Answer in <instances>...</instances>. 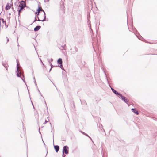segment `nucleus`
Instances as JSON below:
<instances>
[{"instance_id": "34", "label": "nucleus", "mask_w": 157, "mask_h": 157, "mask_svg": "<svg viewBox=\"0 0 157 157\" xmlns=\"http://www.w3.org/2000/svg\"><path fill=\"white\" fill-rule=\"evenodd\" d=\"M6 39H7V42H8L9 41V39L7 37H6Z\"/></svg>"}, {"instance_id": "28", "label": "nucleus", "mask_w": 157, "mask_h": 157, "mask_svg": "<svg viewBox=\"0 0 157 157\" xmlns=\"http://www.w3.org/2000/svg\"><path fill=\"white\" fill-rule=\"evenodd\" d=\"M157 135V132H155V133H154V135L153 136H154V137H155V136H156Z\"/></svg>"}, {"instance_id": "25", "label": "nucleus", "mask_w": 157, "mask_h": 157, "mask_svg": "<svg viewBox=\"0 0 157 157\" xmlns=\"http://www.w3.org/2000/svg\"><path fill=\"white\" fill-rule=\"evenodd\" d=\"M41 10H42L41 11H43V13H44V16H46V13H45L43 9H41Z\"/></svg>"}, {"instance_id": "13", "label": "nucleus", "mask_w": 157, "mask_h": 157, "mask_svg": "<svg viewBox=\"0 0 157 157\" xmlns=\"http://www.w3.org/2000/svg\"><path fill=\"white\" fill-rule=\"evenodd\" d=\"M60 6L61 9L62 11H63L64 8V3H63V2H62V3L61 2L60 3Z\"/></svg>"}, {"instance_id": "8", "label": "nucleus", "mask_w": 157, "mask_h": 157, "mask_svg": "<svg viewBox=\"0 0 157 157\" xmlns=\"http://www.w3.org/2000/svg\"><path fill=\"white\" fill-rule=\"evenodd\" d=\"M41 9L40 8V7H39L38 8V9L36 10V12H35V13L36 14V15H38L40 11H41Z\"/></svg>"}, {"instance_id": "35", "label": "nucleus", "mask_w": 157, "mask_h": 157, "mask_svg": "<svg viewBox=\"0 0 157 157\" xmlns=\"http://www.w3.org/2000/svg\"><path fill=\"white\" fill-rule=\"evenodd\" d=\"M18 38L17 37V43H18L17 46H19V44H18Z\"/></svg>"}, {"instance_id": "37", "label": "nucleus", "mask_w": 157, "mask_h": 157, "mask_svg": "<svg viewBox=\"0 0 157 157\" xmlns=\"http://www.w3.org/2000/svg\"><path fill=\"white\" fill-rule=\"evenodd\" d=\"M16 62H17V63H19V61L18 59L16 60Z\"/></svg>"}, {"instance_id": "48", "label": "nucleus", "mask_w": 157, "mask_h": 157, "mask_svg": "<svg viewBox=\"0 0 157 157\" xmlns=\"http://www.w3.org/2000/svg\"><path fill=\"white\" fill-rule=\"evenodd\" d=\"M38 91L39 92V93H40V94H41V93H40V90H38Z\"/></svg>"}, {"instance_id": "5", "label": "nucleus", "mask_w": 157, "mask_h": 157, "mask_svg": "<svg viewBox=\"0 0 157 157\" xmlns=\"http://www.w3.org/2000/svg\"><path fill=\"white\" fill-rule=\"evenodd\" d=\"M19 63H17L16 66V75L17 77H19Z\"/></svg>"}, {"instance_id": "55", "label": "nucleus", "mask_w": 157, "mask_h": 157, "mask_svg": "<svg viewBox=\"0 0 157 157\" xmlns=\"http://www.w3.org/2000/svg\"><path fill=\"white\" fill-rule=\"evenodd\" d=\"M72 49L71 48V49H70V50H71Z\"/></svg>"}, {"instance_id": "3", "label": "nucleus", "mask_w": 157, "mask_h": 157, "mask_svg": "<svg viewBox=\"0 0 157 157\" xmlns=\"http://www.w3.org/2000/svg\"><path fill=\"white\" fill-rule=\"evenodd\" d=\"M120 97L121 98V99L123 100L126 103L128 104L129 102L128 100L122 94L120 95Z\"/></svg>"}, {"instance_id": "54", "label": "nucleus", "mask_w": 157, "mask_h": 157, "mask_svg": "<svg viewBox=\"0 0 157 157\" xmlns=\"http://www.w3.org/2000/svg\"><path fill=\"white\" fill-rule=\"evenodd\" d=\"M47 153H48V150H47V153H46V155H47Z\"/></svg>"}, {"instance_id": "57", "label": "nucleus", "mask_w": 157, "mask_h": 157, "mask_svg": "<svg viewBox=\"0 0 157 157\" xmlns=\"http://www.w3.org/2000/svg\"><path fill=\"white\" fill-rule=\"evenodd\" d=\"M17 1H18V0H17Z\"/></svg>"}, {"instance_id": "23", "label": "nucleus", "mask_w": 157, "mask_h": 157, "mask_svg": "<svg viewBox=\"0 0 157 157\" xmlns=\"http://www.w3.org/2000/svg\"><path fill=\"white\" fill-rule=\"evenodd\" d=\"M60 64V66H59V67L60 68H61L62 70H64V68L63 67L62 63Z\"/></svg>"}, {"instance_id": "1", "label": "nucleus", "mask_w": 157, "mask_h": 157, "mask_svg": "<svg viewBox=\"0 0 157 157\" xmlns=\"http://www.w3.org/2000/svg\"><path fill=\"white\" fill-rule=\"evenodd\" d=\"M107 82H108V83L109 84V82L108 81V80L107 79ZM109 86L111 88L112 92L115 94L117 96H120V95L121 94L119 93H118L117 91L116 90H115V89H114L113 88H112L111 86H110V85L109 84Z\"/></svg>"}, {"instance_id": "39", "label": "nucleus", "mask_w": 157, "mask_h": 157, "mask_svg": "<svg viewBox=\"0 0 157 157\" xmlns=\"http://www.w3.org/2000/svg\"><path fill=\"white\" fill-rule=\"evenodd\" d=\"M5 26H6V28H7L8 27V25H6V24H5Z\"/></svg>"}, {"instance_id": "11", "label": "nucleus", "mask_w": 157, "mask_h": 157, "mask_svg": "<svg viewBox=\"0 0 157 157\" xmlns=\"http://www.w3.org/2000/svg\"><path fill=\"white\" fill-rule=\"evenodd\" d=\"M18 7L20 8L19 9H18L17 11H18V12L19 13H20L21 12V11L22 9H24L25 7L24 6H18Z\"/></svg>"}, {"instance_id": "4", "label": "nucleus", "mask_w": 157, "mask_h": 157, "mask_svg": "<svg viewBox=\"0 0 157 157\" xmlns=\"http://www.w3.org/2000/svg\"><path fill=\"white\" fill-rule=\"evenodd\" d=\"M7 62L8 61H3L2 62V65L6 68L7 71L8 70V67H9Z\"/></svg>"}, {"instance_id": "47", "label": "nucleus", "mask_w": 157, "mask_h": 157, "mask_svg": "<svg viewBox=\"0 0 157 157\" xmlns=\"http://www.w3.org/2000/svg\"><path fill=\"white\" fill-rule=\"evenodd\" d=\"M52 68H51L50 69V70H49V72H50V71H51V69H52Z\"/></svg>"}, {"instance_id": "12", "label": "nucleus", "mask_w": 157, "mask_h": 157, "mask_svg": "<svg viewBox=\"0 0 157 157\" xmlns=\"http://www.w3.org/2000/svg\"><path fill=\"white\" fill-rule=\"evenodd\" d=\"M80 132L82 133V134H83V135H85L86 136L88 137L92 141V142H93V141L92 140V138L89 136L86 133H85V132H82V131H80Z\"/></svg>"}, {"instance_id": "52", "label": "nucleus", "mask_w": 157, "mask_h": 157, "mask_svg": "<svg viewBox=\"0 0 157 157\" xmlns=\"http://www.w3.org/2000/svg\"><path fill=\"white\" fill-rule=\"evenodd\" d=\"M40 95H41V96L43 97L42 95L41 94H40Z\"/></svg>"}, {"instance_id": "10", "label": "nucleus", "mask_w": 157, "mask_h": 157, "mask_svg": "<svg viewBox=\"0 0 157 157\" xmlns=\"http://www.w3.org/2000/svg\"><path fill=\"white\" fill-rule=\"evenodd\" d=\"M132 112L134 113L135 114L138 115L139 114L138 111L135 108H132L131 109Z\"/></svg>"}, {"instance_id": "38", "label": "nucleus", "mask_w": 157, "mask_h": 157, "mask_svg": "<svg viewBox=\"0 0 157 157\" xmlns=\"http://www.w3.org/2000/svg\"><path fill=\"white\" fill-rule=\"evenodd\" d=\"M12 9L13 11H14V12H15V10H14V9L13 8V7H12Z\"/></svg>"}, {"instance_id": "50", "label": "nucleus", "mask_w": 157, "mask_h": 157, "mask_svg": "<svg viewBox=\"0 0 157 157\" xmlns=\"http://www.w3.org/2000/svg\"><path fill=\"white\" fill-rule=\"evenodd\" d=\"M20 15V13H18V16H19Z\"/></svg>"}, {"instance_id": "45", "label": "nucleus", "mask_w": 157, "mask_h": 157, "mask_svg": "<svg viewBox=\"0 0 157 157\" xmlns=\"http://www.w3.org/2000/svg\"><path fill=\"white\" fill-rule=\"evenodd\" d=\"M40 61L42 63L43 62H42V61L41 60V59L40 58Z\"/></svg>"}, {"instance_id": "46", "label": "nucleus", "mask_w": 157, "mask_h": 157, "mask_svg": "<svg viewBox=\"0 0 157 157\" xmlns=\"http://www.w3.org/2000/svg\"><path fill=\"white\" fill-rule=\"evenodd\" d=\"M33 69L32 71V74L33 75Z\"/></svg>"}, {"instance_id": "36", "label": "nucleus", "mask_w": 157, "mask_h": 157, "mask_svg": "<svg viewBox=\"0 0 157 157\" xmlns=\"http://www.w3.org/2000/svg\"><path fill=\"white\" fill-rule=\"evenodd\" d=\"M40 128H39V133L41 135V132H40Z\"/></svg>"}, {"instance_id": "20", "label": "nucleus", "mask_w": 157, "mask_h": 157, "mask_svg": "<svg viewBox=\"0 0 157 157\" xmlns=\"http://www.w3.org/2000/svg\"><path fill=\"white\" fill-rule=\"evenodd\" d=\"M138 34L140 36V37H139V36H138L137 35H136V36H137V37L138 38V39L139 40H142V39L144 40V39L140 35V34H139V33H138Z\"/></svg>"}, {"instance_id": "6", "label": "nucleus", "mask_w": 157, "mask_h": 157, "mask_svg": "<svg viewBox=\"0 0 157 157\" xmlns=\"http://www.w3.org/2000/svg\"><path fill=\"white\" fill-rule=\"evenodd\" d=\"M24 6L25 7H26L25 2V1L23 0H22L21 2H20V4L18 6Z\"/></svg>"}, {"instance_id": "21", "label": "nucleus", "mask_w": 157, "mask_h": 157, "mask_svg": "<svg viewBox=\"0 0 157 157\" xmlns=\"http://www.w3.org/2000/svg\"><path fill=\"white\" fill-rule=\"evenodd\" d=\"M90 12H89V13L88 12V14H87V19H90Z\"/></svg>"}, {"instance_id": "18", "label": "nucleus", "mask_w": 157, "mask_h": 157, "mask_svg": "<svg viewBox=\"0 0 157 157\" xmlns=\"http://www.w3.org/2000/svg\"><path fill=\"white\" fill-rule=\"evenodd\" d=\"M87 20H88L87 23H88V26H89V27L90 28V29L92 30V29L91 28V24H90V19H87Z\"/></svg>"}, {"instance_id": "33", "label": "nucleus", "mask_w": 157, "mask_h": 157, "mask_svg": "<svg viewBox=\"0 0 157 157\" xmlns=\"http://www.w3.org/2000/svg\"><path fill=\"white\" fill-rule=\"evenodd\" d=\"M34 82L35 83V85L36 86H37V85L36 83V80H35V81H34Z\"/></svg>"}, {"instance_id": "32", "label": "nucleus", "mask_w": 157, "mask_h": 157, "mask_svg": "<svg viewBox=\"0 0 157 157\" xmlns=\"http://www.w3.org/2000/svg\"><path fill=\"white\" fill-rule=\"evenodd\" d=\"M37 18H38V19L37 20V21H40V20H40L39 18V17L38 16H37Z\"/></svg>"}, {"instance_id": "19", "label": "nucleus", "mask_w": 157, "mask_h": 157, "mask_svg": "<svg viewBox=\"0 0 157 157\" xmlns=\"http://www.w3.org/2000/svg\"><path fill=\"white\" fill-rule=\"evenodd\" d=\"M48 21V19H47H47L46 18V16H44V19L43 20H40V21H42V22H43V21Z\"/></svg>"}, {"instance_id": "29", "label": "nucleus", "mask_w": 157, "mask_h": 157, "mask_svg": "<svg viewBox=\"0 0 157 157\" xmlns=\"http://www.w3.org/2000/svg\"><path fill=\"white\" fill-rule=\"evenodd\" d=\"M62 157H65L66 156V155L64 154V153L63 152H62Z\"/></svg>"}, {"instance_id": "42", "label": "nucleus", "mask_w": 157, "mask_h": 157, "mask_svg": "<svg viewBox=\"0 0 157 157\" xmlns=\"http://www.w3.org/2000/svg\"><path fill=\"white\" fill-rule=\"evenodd\" d=\"M42 64L44 66V67H45V68H46V66L44 65V64L43 63H42Z\"/></svg>"}, {"instance_id": "44", "label": "nucleus", "mask_w": 157, "mask_h": 157, "mask_svg": "<svg viewBox=\"0 0 157 157\" xmlns=\"http://www.w3.org/2000/svg\"><path fill=\"white\" fill-rule=\"evenodd\" d=\"M17 3V2H15V3H14V5H15V6H16V5H16V3Z\"/></svg>"}, {"instance_id": "17", "label": "nucleus", "mask_w": 157, "mask_h": 157, "mask_svg": "<svg viewBox=\"0 0 157 157\" xmlns=\"http://www.w3.org/2000/svg\"><path fill=\"white\" fill-rule=\"evenodd\" d=\"M74 50L73 51V53H75L76 52H78V49L76 46L74 47Z\"/></svg>"}, {"instance_id": "51", "label": "nucleus", "mask_w": 157, "mask_h": 157, "mask_svg": "<svg viewBox=\"0 0 157 157\" xmlns=\"http://www.w3.org/2000/svg\"><path fill=\"white\" fill-rule=\"evenodd\" d=\"M32 105H33V108H34V106H33V103H32Z\"/></svg>"}, {"instance_id": "26", "label": "nucleus", "mask_w": 157, "mask_h": 157, "mask_svg": "<svg viewBox=\"0 0 157 157\" xmlns=\"http://www.w3.org/2000/svg\"><path fill=\"white\" fill-rule=\"evenodd\" d=\"M36 17H35V20L32 23H34V22L36 21H37V20L36 19Z\"/></svg>"}, {"instance_id": "7", "label": "nucleus", "mask_w": 157, "mask_h": 157, "mask_svg": "<svg viewBox=\"0 0 157 157\" xmlns=\"http://www.w3.org/2000/svg\"><path fill=\"white\" fill-rule=\"evenodd\" d=\"M54 148L56 153H57L59 149V147L57 145H55L54 144Z\"/></svg>"}, {"instance_id": "49", "label": "nucleus", "mask_w": 157, "mask_h": 157, "mask_svg": "<svg viewBox=\"0 0 157 157\" xmlns=\"http://www.w3.org/2000/svg\"><path fill=\"white\" fill-rule=\"evenodd\" d=\"M9 15H11V13H9Z\"/></svg>"}, {"instance_id": "56", "label": "nucleus", "mask_w": 157, "mask_h": 157, "mask_svg": "<svg viewBox=\"0 0 157 157\" xmlns=\"http://www.w3.org/2000/svg\"><path fill=\"white\" fill-rule=\"evenodd\" d=\"M50 124L51 125V123H50Z\"/></svg>"}, {"instance_id": "9", "label": "nucleus", "mask_w": 157, "mask_h": 157, "mask_svg": "<svg viewBox=\"0 0 157 157\" xmlns=\"http://www.w3.org/2000/svg\"><path fill=\"white\" fill-rule=\"evenodd\" d=\"M41 28V26L40 25H38L35 27L34 29V31L35 32H36L39 30Z\"/></svg>"}, {"instance_id": "53", "label": "nucleus", "mask_w": 157, "mask_h": 157, "mask_svg": "<svg viewBox=\"0 0 157 157\" xmlns=\"http://www.w3.org/2000/svg\"><path fill=\"white\" fill-rule=\"evenodd\" d=\"M44 102H45V103L46 105V101H44Z\"/></svg>"}, {"instance_id": "31", "label": "nucleus", "mask_w": 157, "mask_h": 157, "mask_svg": "<svg viewBox=\"0 0 157 157\" xmlns=\"http://www.w3.org/2000/svg\"><path fill=\"white\" fill-rule=\"evenodd\" d=\"M47 122H48V121L46 120H45V122L43 123V124H46Z\"/></svg>"}, {"instance_id": "43", "label": "nucleus", "mask_w": 157, "mask_h": 157, "mask_svg": "<svg viewBox=\"0 0 157 157\" xmlns=\"http://www.w3.org/2000/svg\"><path fill=\"white\" fill-rule=\"evenodd\" d=\"M101 128H100V129H102L103 128V126H102V124H101Z\"/></svg>"}, {"instance_id": "41", "label": "nucleus", "mask_w": 157, "mask_h": 157, "mask_svg": "<svg viewBox=\"0 0 157 157\" xmlns=\"http://www.w3.org/2000/svg\"><path fill=\"white\" fill-rule=\"evenodd\" d=\"M45 2H48L49 1V0H44Z\"/></svg>"}, {"instance_id": "30", "label": "nucleus", "mask_w": 157, "mask_h": 157, "mask_svg": "<svg viewBox=\"0 0 157 157\" xmlns=\"http://www.w3.org/2000/svg\"><path fill=\"white\" fill-rule=\"evenodd\" d=\"M40 3L39 2L38 4V8H39V7H40Z\"/></svg>"}, {"instance_id": "16", "label": "nucleus", "mask_w": 157, "mask_h": 157, "mask_svg": "<svg viewBox=\"0 0 157 157\" xmlns=\"http://www.w3.org/2000/svg\"><path fill=\"white\" fill-rule=\"evenodd\" d=\"M57 63L59 64L62 63V60L61 58H59L57 61Z\"/></svg>"}, {"instance_id": "2", "label": "nucleus", "mask_w": 157, "mask_h": 157, "mask_svg": "<svg viewBox=\"0 0 157 157\" xmlns=\"http://www.w3.org/2000/svg\"><path fill=\"white\" fill-rule=\"evenodd\" d=\"M62 152L65 153L66 154H68L69 153V147L67 146H64L63 147L62 151Z\"/></svg>"}, {"instance_id": "15", "label": "nucleus", "mask_w": 157, "mask_h": 157, "mask_svg": "<svg viewBox=\"0 0 157 157\" xmlns=\"http://www.w3.org/2000/svg\"><path fill=\"white\" fill-rule=\"evenodd\" d=\"M19 77H18L20 78L21 79L24 81V83L26 84L25 82V80L24 76H23V78L21 76V72H19Z\"/></svg>"}, {"instance_id": "22", "label": "nucleus", "mask_w": 157, "mask_h": 157, "mask_svg": "<svg viewBox=\"0 0 157 157\" xmlns=\"http://www.w3.org/2000/svg\"><path fill=\"white\" fill-rule=\"evenodd\" d=\"M50 66H51V68H52L53 67H57L58 66H54L53 65H52V63H50Z\"/></svg>"}, {"instance_id": "27", "label": "nucleus", "mask_w": 157, "mask_h": 157, "mask_svg": "<svg viewBox=\"0 0 157 157\" xmlns=\"http://www.w3.org/2000/svg\"><path fill=\"white\" fill-rule=\"evenodd\" d=\"M10 17H7V21L8 22H10Z\"/></svg>"}, {"instance_id": "40", "label": "nucleus", "mask_w": 157, "mask_h": 157, "mask_svg": "<svg viewBox=\"0 0 157 157\" xmlns=\"http://www.w3.org/2000/svg\"><path fill=\"white\" fill-rule=\"evenodd\" d=\"M33 79H34V81H35V78L34 77V76H33Z\"/></svg>"}, {"instance_id": "24", "label": "nucleus", "mask_w": 157, "mask_h": 157, "mask_svg": "<svg viewBox=\"0 0 157 157\" xmlns=\"http://www.w3.org/2000/svg\"><path fill=\"white\" fill-rule=\"evenodd\" d=\"M48 62H50V61L52 62L53 61V59L52 58H51V59H48Z\"/></svg>"}, {"instance_id": "14", "label": "nucleus", "mask_w": 157, "mask_h": 157, "mask_svg": "<svg viewBox=\"0 0 157 157\" xmlns=\"http://www.w3.org/2000/svg\"><path fill=\"white\" fill-rule=\"evenodd\" d=\"M9 3H8L6 6L5 9L6 10H8L11 8V6H10L9 5Z\"/></svg>"}]
</instances>
